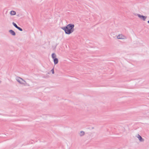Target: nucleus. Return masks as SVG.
I'll list each match as a JSON object with an SVG mask.
<instances>
[{
  "label": "nucleus",
  "instance_id": "nucleus-1",
  "mask_svg": "<svg viewBox=\"0 0 149 149\" xmlns=\"http://www.w3.org/2000/svg\"><path fill=\"white\" fill-rule=\"evenodd\" d=\"M74 24H69L66 26L61 27V28L64 31L65 34L69 35L74 31Z\"/></svg>",
  "mask_w": 149,
  "mask_h": 149
},
{
  "label": "nucleus",
  "instance_id": "nucleus-2",
  "mask_svg": "<svg viewBox=\"0 0 149 149\" xmlns=\"http://www.w3.org/2000/svg\"><path fill=\"white\" fill-rule=\"evenodd\" d=\"M16 80L21 84H23L24 86H29L25 81L20 77H18Z\"/></svg>",
  "mask_w": 149,
  "mask_h": 149
},
{
  "label": "nucleus",
  "instance_id": "nucleus-3",
  "mask_svg": "<svg viewBox=\"0 0 149 149\" xmlns=\"http://www.w3.org/2000/svg\"><path fill=\"white\" fill-rule=\"evenodd\" d=\"M137 15L138 17L143 21H145L147 17V16H144L139 14H137Z\"/></svg>",
  "mask_w": 149,
  "mask_h": 149
},
{
  "label": "nucleus",
  "instance_id": "nucleus-4",
  "mask_svg": "<svg viewBox=\"0 0 149 149\" xmlns=\"http://www.w3.org/2000/svg\"><path fill=\"white\" fill-rule=\"evenodd\" d=\"M117 38L118 39H126L127 38L126 37L122 34L118 35L117 36Z\"/></svg>",
  "mask_w": 149,
  "mask_h": 149
},
{
  "label": "nucleus",
  "instance_id": "nucleus-5",
  "mask_svg": "<svg viewBox=\"0 0 149 149\" xmlns=\"http://www.w3.org/2000/svg\"><path fill=\"white\" fill-rule=\"evenodd\" d=\"M138 136L137 137L138 138L140 142H143L144 141V139H143L142 137L139 134L137 135Z\"/></svg>",
  "mask_w": 149,
  "mask_h": 149
},
{
  "label": "nucleus",
  "instance_id": "nucleus-6",
  "mask_svg": "<svg viewBox=\"0 0 149 149\" xmlns=\"http://www.w3.org/2000/svg\"><path fill=\"white\" fill-rule=\"evenodd\" d=\"M9 33L13 36H15L16 35V33L15 32L12 30H10L9 31Z\"/></svg>",
  "mask_w": 149,
  "mask_h": 149
},
{
  "label": "nucleus",
  "instance_id": "nucleus-7",
  "mask_svg": "<svg viewBox=\"0 0 149 149\" xmlns=\"http://www.w3.org/2000/svg\"><path fill=\"white\" fill-rule=\"evenodd\" d=\"M55 65L57 64L58 63V59L57 58H55L53 59Z\"/></svg>",
  "mask_w": 149,
  "mask_h": 149
},
{
  "label": "nucleus",
  "instance_id": "nucleus-8",
  "mask_svg": "<svg viewBox=\"0 0 149 149\" xmlns=\"http://www.w3.org/2000/svg\"><path fill=\"white\" fill-rule=\"evenodd\" d=\"M85 134V132L83 131H81L79 133V135L80 136H82Z\"/></svg>",
  "mask_w": 149,
  "mask_h": 149
},
{
  "label": "nucleus",
  "instance_id": "nucleus-9",
  "mask_svg": "<svg viewBox=\"0 0 149 149\" xmlns=\"http://www.w3.org/2000/svg\"><path fill=\"white\" fill-rule=\"evenodd\" d=\"M10 14L11 15H15L16 14V12L15 11L12 10L10 12Z\"/></svg>",
  "mask_w": 149,
  "mask_h": 149
},
{
  "label": "nucleus",
  "instance_id": "nucleus-10",
  "mask_svg": "<svg viewBox=\"0 0 149 149\" xmlns=\"http://www.w3.org/2000/svg\"><path fill=\"white\" fill-rule=\"evenodd\" d=\"M52 57L53 59L55 58H56V55L54 53H53L52 54Z\"/></svg>",
  "mask_w": 149,
  "mask_h": 149
},
{
  "label": "nucleus",
  "instance_id": "nucleus-11",
  "mask_svg": "<svg viewBox=\"0 0 149 149\" xmlns=\"http://www.w3.org/2000/svg\"><path fill=\"white\" fill-rule=\"evenodd\" d=\"M13 24L16 28H17L18 26L14 22H13Z\"/></svg>",
  "mask_w": 149,
  "mask_h": 149
},
{
  "label": "nucleus",
  "instance_id": "nucleus-12",
  "mask_svg": "<svg viewBox=\"0 0 149 149\" xmlns=\"http://www.w3.org/2000/svg\"><path fill=\"white\" fill-rule=\"evenodd\" d=\"M16 28L18 29L19 31H23V29L19 27L18 26Z\"/></svg>",
  "mask_w": 149,
  "mask_h": 149
},
{
  "label": "nucleus",
  "instance_id": "nucleus-13",
  "mask_svg": "<svg viewBox=\"0 0 149 149\" xmlns=\"http://www.w3.org/2000/svg\"><path fill=\"white\" fill-rule=\"evenodd\" d=\"M51 71L52 72V74H54V68H53L52 69V70H51Z\"/></svg>",
  "mask_w": 149,
  "mask_h": 149
},
{
  "label": "nucleus",
  "instance_id": "nucleus-14",
  "mask_svg": "<svg viewBox=\"0 0 149 149\" xmlns=\"http://www.w3.org/2000/svg\"><path fill=\"white\" fill-rule=\"evenodd\" d=\"M147 22L148 23H149V20Z\"/></svg>",
  "mask_w": 149,
  "mask_h": 149
}]
</instances>
